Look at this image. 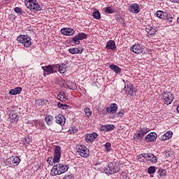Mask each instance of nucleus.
Here are the masks:
<instances>
[{"label": "nucleus", "mask_w": 179, "mask_h": 179, "mask_svg": "<svg viewBox=\"0 0 179 179\" xmlns=\"http://www.w3.org/2000/svg\"><path fill=\"white\" fill-rule=\"evenodd\" d=\"M69 169V166L64 164H59L57 165H55L50 171V176H59V174H64V173H66V171Z\"/></svg>", "instance_id": "1"}, {"label": "nucleus", "mask_w": 179, "mask_h": 179, "mask_svg": "<svg viewBox=\"0 0 179 179\" xmlns=\"http://www.w3.org/2000/svg\"><path fill=\"white\" fill-rule=\"evenodd\" d=\"M24 3L26 7L30 9V10H34V12H40L41 10V7L36 0H25Z\"/></svg>", "instance_id": "2"}, {"label": "nucleus", "mask_w": 179, "mask_h": 179, "mask_svg": "<svg viewBox=\"0 0 179 179\" xmlns=\"http://www.w3.org/2000/svg\"><path fill=\"white\" fill-rule=\"evenodd\" d=\"M124 92L127 96H135L136 93V89L134 85L127 81L124 84Z\"/></svg>", "instance_id": "3"}, {"label": "nucleus", "mask_w": 179, "mask_h": 179, "mask_svg": "<svg viewBox=\"0 0 179 179\" xmlns=\"http://www.w3.org/2000/svg\"><path fill=\"white\" fill-rule=\"evenodd\" d=\"M17 41L18 43L23 44L26 48H29L30 45H31V38L26 35H20L17 38Z\"/></svg>", "instance_id": "4"}, {"label": "nucleus", "mask_w": 179, "mask_h": 179, "mask_svg": "<svg viewBox=\"0 0 179 179\" xmlns=\"http://www.w3.org/2000/svg\"><path fill=\"white\" fill-rule=\"evenodd\" d=\"M103 171L106 174H114L120 171V167L117 165H114L113 163H110L104 167Z\"/></svg>", "instance_id": "5"}, {"label": "nucleus", "mask_w": 179, "mask_h": 179, "mask_svg": "<svg viewBox=\"0 0 179 179\" xmlns=\"http://www.w3.org/2000/svg\"><path fill=\"white\" fill-rule=\"evenodd\" d=\"M162 96V100L164 104H166V106L171 104V103H173V101L174 100V95H173L170 92H163Z\"/></svg>", "instance_id": "6"}, {"label": "nucleus", "mask_w": 179, "mask_h": 179, "mask_svg": "<svg viewBox=\"0 0 179 179\" xmlns=\"http://www.w3.org/2000/svg\"><path fill=\"white\" fill-rule=\"evenodd\" d=\"M43 71V75L47 76V75H51L52 73H55L57 71L54 70L52 68V65L49 64L48 66H42L41 67Z\"/></svg>", "instance_id": "7"}, {"label": "nucleus", "mask_w": 179, "mask_h": 179, "mask_svg": "<svg viewBox=\"0 0 179 179\" xmlns=\"http://www.w3.org/2000/svg\"><path fill=\"white\" fill-rule=\"evenodd\" d=\"M78 152L81 157H89V150L85 145H81L80 148H79Z\"/></svg>", "instance_id": "8"}, {"label": "nucleus", "mask_w": 179, "mask_h": 179, "mask_svg": "<svg viewBox=\"0 0 179 179\" xmlns=\"http://www.w3.org/2000/svg\"><path fill=\"white\" fill-rule=\"evenodd\" d=\"M129 10L131 13L138 14L139 12H141V7L139 6V4L138 3H131L129 6Z\"/></svg>", "instance_id": "9"}, {"label": "nucleus", "mask_w": 179, "mask_h": 179, "mask_svg": "<svg viewBox=\"0 0 179 179\" xmlns=\"http://www.w3.org/2000/svg\"><path fill=\"white\" fill-rule=\"evenodd\" d=\"M143 136H145V134L142 131V128H140V129L134 134V139H135L136 142H141L143 138Z\"/></svg>", "instance_id": "10"}, {"label": "nucleus", "mask_w": 179, "mask_h": 179, "mask_svg": "<svg viewBox=\"0 0 179 179\" xmlns=\"http://www.w3.org/2000/svg\"><path fill=\"white\" fill-rule=\"evenodd\" d=\"M9 117L10 122H17L19 121V115L16 110H11L9 113Z\"/></svg>", "instance_id": "11"}, {"label": "nucleus", "mask_w": 179, "mask_h": 179, "mask_svg": "<svg viewBox=\"0 0 179 179\" xmlns=\"http://www.w3.org/2000/svg\"><path fill=\"white\" fill-rule=\"evenodd\" d=\"M131 51H133L135 54H142L143 52V48L141 44L134 45L131 48Z\"/></svg>", "instance_id": "12"}, {"label": "nucleus", "mask_w": 179, "mask_h": 179, "mask_svg": "<svg viewBox=\"0 0 179 179\" xmlns=\"http://www.w3.org/2000/svg\"><path fill=\"white\" fill-rule=\"evenodd\" d=\"M97 136H99V134H97V133L95 132L90 134H86L85 141L88 143H92L94 141V139H96Z\"/></svg>", "instance_id": "13"}, {"label": "nucleus", "mask_w": 179, "mask_h": 179, "mask_svg": "<svg viewBox=\"0 0 179 179\" xmlns=\"http://www.w3.org/2000/svg\"><path fill=\"white\" fill-rule=\"evenodd\" d=\"M61 33L64 36H73V34H75V30L71 28H62L61 29Z\"/></svg>", "instance_id": "14"}, {"label": "nucleus", "mask_w": 179, "mask_h": 179, "mask_svg": "<svg viewBox=\"0 0 179 179\" xmlns=\"http://www.w3.org/2000/svg\"><path fill=\"white\" fill-rule=\"evenodd\" d=\"M146 142H153L157 139V134L155 132L148 134L145 138Z\"/></svg>", "instance_id": "15"}, {"label": "nucleus", "mask_w": 179, "mask_h": 179, "mask_svg": "<svg viewBox=\"0 0 179 179\" xmlns=\"http://www.w3.org/2000/svg\"><path fill=\"white\" fill-rule=\"evenodd\" d=\"M118 110L117 103H111L110 107H107V111L109 114H115Z\"/></svg>", "instance_id": "16"}, {"label": "nucleus", "mask_w": 179, "mask_h": 179, "mask_svg": "<svg viewBox=\"0 0 179 179\" xmlns=\"http://www.w3.org/2000/svg\"><path fill=\"white\" fill-rule=\"evenodd\" d=\"M167 15L168 13L163 10H157L155 13V16L159 17V19H162V20H165V19H167Z\"/></svg>", "instance_id": "17"}, {"label": "nucleus", "mask_w": 179, "mask_h": 179, "mask_svg": "<svg viewBox=\"0 0 179 179\" xmlns=\"http://www.w3.org/2000/svg\"><path fill=\"white\" fill-rule=\"evenodd\" d=\"M57 124H59L62 127L65 124V117L62 114H59L55 117Z\"/></svg>", "instance_id": "18"}, {"label": "nucleus", "mask_w": 179, "mask_h": 179, "mask_svg": "<svg viewBox=\"0 0 179 179\" xmlns=\"http://www.w3.org/2000/svg\"><path fill=\"white\" fill-rule=\"evenodd\" d=\"M173 136V133L171 131H167L164 135L160 136V141H169Z\"/></svg>", "instance_id": "19"}, {"label": "nucleus", "mask_w": 179, "mask_h": 179, "mask_svg": "<svg viewBox=\"0 0 179 179\" xmlns=\"http://www.w3.org/2000/svg\"><path fill=\"white\" fill-rule=\"evenodd\" d=\"M22 87H17L13 90H10L9 92V94H11V96H16L17 94H20L22 93Z\"/></svg>", "instance_id": "20"}, {"label": "nucleus", "mask_w": 179, "mask_h": 179, "mask_svg": "<svg viewBox=\"0 0 179 179\" xmlns=\"http://www.w3.org/2000/svg\"><path fill=\"white\" fill-rule=\"evenodd\" d=\"M69 52H70V54H82V52H83V48H72L69 49Z\"/></svg>", "instance_id": "21"}, {"label": "nucleus", "mask_w": 179, "mask_h": 179, "mask_svg": "<svg viewBox=\"0 0 179 179\" xmlns=\"http://www.w3.org/2000/svg\"><path fill=\"white\" fill-rule=\"evenodd\" d=\"M58 72H59V73H66V72H68V66L64 63L60 64Z\"/></svg>", "instance_id": "22"}, {"label": "nucleus", "mask_w": 179, "mask_h": 179, "mask_svg": "<svg viewBox=\"0 0 179 179\" xmlns=\"http://www.w3.org/2000/svg\"><path fill=\"white\" fill-rule=\"evenodd\" d=\"M106 48L108 50H115V48H117V46L115 45V41L110 40L109 41H108L107 44H106Z\"/></svg>", "instance_id": "23"}, {"label": "nucleus", "mask_w": 179, "mask_h": 179, "mask_svg": "<svg viewBox=\"0 0 179 179\" xmlns=\"http://www.w3.org/2000/svg\"><path fill=\"white\" fill-rule=\"evenodd\" d=\"M109 68L116 73H121V68L115 64H110Z\"/></svg>", "instance_id": "24"}, {"label": "nucleus", "mask_w": 179, "mask_h": 179, "mask_svg": "<svg viewBox=\"0 0 179 179\" xmlns=\"http://www.w3.org/2000/svg\"><path fill=\"white\" fill-rule=\"evenodd\" d=\"M103 12H105V13H108L109 15H111L113 13H115V9H114V7L113 6H108L103 8Z\"/></svg>", "instance_id": "25"}, {"label": "nucleus", "mask_w": 179, "mask_h": 179, "mask_svg": "<svg viewBox=\"0 0 179 179\" xmlns=\"http://www.w3.org/2000/svg\"><path fill=\"white\" fill-rule=\"evenodd\" d=\"M45 121L47 124V125H51L52 122H54V117L52 115H46L45 117Z\"/></svg>", "instance_id": "26"}, {"label": "nucleus", "mask_w": 179, "mask_h": 179, "mask_svg": "<svg viewBox=\"0 0 179 179\" xmlns=\"http://www.w3.org/2000/svg\"><path fill=\"white\" fill-rule=\"evenodd\" d=\"M146 31H148L150 36H153L154 34H156L157 30L152 27H148L146 28Z\"/></svg>", "instance_id": "27"}, {"label": "nucleus", "mask_w": 179, "mask_h": 179, "mask_svg": "<svg viewBox=\"0 0 179 179\" xmlns=\"http://www.w3.org/2000/svg\"><path fill=\"white\" fill-rule=\"evenodd\" d=\"M54 157H61V147L57 145L55 148V155Z\"/></svg>", "instance_id": "28"}, {"label": "nucleus", "mask_w": 179, "mask_h": 179, "mask_svg": "<svg viewBox=\"0 0 179 179\" xmlns=\"http://www.w3.org/2000/svg\"><path fill=\"white\" fill-rule=\"evenodd\" d=\"M165 20H166L167 24H173V20H174V16H172L171 15L167 14V17L165 18Z\"/></svg>", "instance_id": "29"}, {"label": "nucleus", "mask_w": 179, "mask_h": 179, "mask_svg": "<svg viewBox=\"0 0 179 179\" xmlns=\"http://www.w3.org/2000/svg\"><path fill=\"white\" fill-rule=\"evenodd\" d=\"M103 128L106 132H108L109 131H113L115 129V126L114 124H106L103 126Z\"/></svg>", "instance_id": "30"}, {"label": "nucleus", "mask_w": 179, "mask_h": 179, "mask_svg": "<svg viewBox=\"0 0 179 179\" xmlns=\"http://www.w3.org/2000/svg\"><path fill=\"white\" fill-rule=\"evenodd\" d=\"M157 173L158 174H159L160 177H166L167 174V171H166V169L159 168L158 169Z\"/></svg>", "instance_id": "31"}, {"label": "nucleus", "mask_w": 179, "mask_h": 179, "mask_svg": "<svg viewBox=\"0 0 179 179\" xmlns=\"http://www.w3.org/2000/svg\"><path fill=\"white\" fill-rule=\"evenodd\" d=\"M67 86L69 89H71V90H76L77 87L75 83L68 82Z\"/></svg>", "instance_id": "32"}, {"label": "nucleus", "mask_w": 179, "mask_h": 179, "mask_svg": "<svg viewBox=\"0 0 179 179\" xmlns=\"http://www.w3.org/2000/svg\"><path fill=\"white\" fill-rule=\"evenodd\" d=\"M77 36L80 40H85V39L87 38V34H86L85 33H83V32L78 33L77 34Z\"/></svg>", "instance_id": "33"}, {"label": "nucleus", "mask_w": 179, "mask_h": 179, "mask_svg": "<svg viewBox=\"0 0 179 179\" xmlns=\"http://www.w3.org/2000/svg\"><path fill=\"white\" fill-rule=\"evenodd\" d=\"M57 107H59V108H61L62 110H68V108H69V106L67 104H63L60 102H59L57 103Z\"/></svg>", "instance_id": "34"}, {"label": "nucleus", "mask_w": 179, "mask_h": 179, "mask_svg": "<svg viewBox=\"0 0 179 179\" xmlns=\"http://www.w3.org/2000/svg\"><path fill=\"white\" fill-rule=\"evenodd\" d=\"M57 99H58L60 101H66V100H68V98L66 97V95L62 94H59L57 96Z\"/></svg>", "instance_id": "35"}, {"label": "nucleus", "mask_w": 179, "mask_h": 179, "mask_svg": "<svg viewBox=\"0 0 179 179\" xmlns=\"http://www.w3.org/2000/svg\"><path fill=\"white\" fill-rule=\"evenodd\" d=\"M36 103L38 104V106H45L47 101H45L44 99H41L36 100Z\"/></svg>", "instance_id": "36"}, {"label": "nucleus", "mask_w": 179, "mask_h": 179, "mask_svg": "<svg viewBox=\"0 0 179 179\" xmlns=\"http://www.w3.org/2000/svg\"><path fill=\"white\" fill-rule=\"evenodd\" d=\"M84 111H85V115H86V117H87V118H90V117H92V110H90V108H85L84 109Z\"/></svg>", "instance_id": "37"}, {"label": "nucleus", "mask_w": 179, "mask_h": 179, "mask_svg": "<svg viewBox=\"0 0 179 179\" xmlns=\"http://www.w3.org/2000/svg\"><path fill=\"white\" fill-rule=\"evenodd\" d=\"M94 19H96V20H99V19L101 17L100 15V12L99 11H94L92 15Z\"/></svg>", "instance_id": "38"}, {"label": "nucleus", "mask_w": 179, "mask_h": 179, "mask_svg": "<svg viewBox=\"0 0 179 179\" xmlns=\"http://www.w3.org/2000/svg\"><path fill=\"white\" fill-rule=\"evenodd\" d=\"M14 12H15V13H17L18 16H20L23 13V10L19 7H16L14 9Z\"/></svg>", "instance_id": "39"}, {"label": "nucleus", "mask_w": 179, "mask_h": 179, "mask_svg": "<svg viewBox=\"0 0 179 179\" xmlns=\"http://www.w3.org/2000/svg\"><path fill=\"white\" fill-rule=\"evenodd\" d=\"M148 173V174H155V173H156V168H155V166H150Z\"/></svg>", "instance_id": "40"}, {"label": "nucleus", "mask_w": 179, "mask_h": 179, "mask_svg": "<svg viewBox=\"0 0 179 179\" xmlns=\"http://www.w3.org/2000/svg\"><path fill=\"white\" fill-rule=\"evenodd\" d=\"M72 41L73 43H76V44H80V39L78 37V35H76V36H74L72 38Z\"/></svg>", "instance_id": "41"}, {"label": "nucleus", "mask_w": 179, "mask_h": 179, "mask_svg": "<svg viewBox=\"0 0 179 179\" xmlns=\"http://www.w3.org/2000/svg\"><path fill=\"white\" fill-rule=\"evenodd\" d=\"M32 142H33V141L31 140V138L30 137H27V138H24V145H30V143H31Z\"/></svg>", "instance_id": "42"}, {"label": "nucleus", "mask_w": 179, "mask_h": 179, "mask_svg": "<svg viewBox=\"0 0 179 179\" xmlns=\"http://www.w3.org/2000/svg\"><path fill=\"white\" fill-rule=\"evenodd\" d=\"M104 148L106 152H110V150H111V143H110V142L106 143L104 145Z\"/></svg>", "instance_id": "43"}, {"label": "nucleus", "mask_w": 179, "mask_h": 179, "mask_svg": "<svg viewBox=\"0 0 179 179\" xmlns=\"http://www.w3.org/2000/svg\"><path fill=\"white\" fill-rule=\"evenodd\" d=\"M13 163L14 164H16V166H17V164H19L20 163V157L13 158Z\"/></svg>", "instance_id": "44"}, {"label": "nucleus", "mask_w": 179, "mask_h": 179, "mask_svg": "<svg viewBox=\"0 0 179 179\" xmlns=\"http://www.w3.org/2000/svg\"><path fill=\"white\" fill-rule=\"evenodd\" d=\"M78 129L76 127H71V129H69V132L71 135L73 134H77L78 133Z\"/></svg>", "instance_id": "45"}, {"label": "nucleus", "mask_w": 179, "mask_h": 179, "mask_svg": "<svg viewBox=\"0 0 179 179\" xmlns=\"http://www.w3.org/2000/svg\"><path fill=\"white\" fill-rule=\"evenodd\" d=\"M125 113V110L124 109H121L117 113V117H120L122 118L124 117V114Z\"/></svg>", "instance_id": "46"}, {"label": "nucleus", "mask_w": 179, "mask_h": 179, "mask_svg": "<svg viewBox=\"0 0 179 179\" xmlns=\"http://www.w3.org/2000/svg\"><path fill=\"white\" fill-rule=\"evenodd\" d=\"M8 19H10L11 22H15V20H16V15L11 13L8 15Z\"/></svg>", "instance_id": "47"}, {"label": "nucleus", "mask_w": 179, "mask_h": 179, "mask_svg": "<svg viewBox=\"0 0 179 179\" xmlns=\"http://www.w3.org/2000/svg\"><path fill=\"white\" fill-rule=\"evenodd\" d=\"M149 162H152V163H157V157H150L148 159Z\"/></svg>", "instance_id": "48"}, {"label": "nucleus", "mask_w": 179, "mask_h": 179, "mask_svg": "<svg viewBox=\"0 0 179 179\" xmlns=\"http://www.w3.org/2000/svg\"><path fill=\"white\" fill-rule=\"evenodd\" d=\"M142 157H152V156H153V157H155V156L153 155V154H150V153H148V154H142Z\"/></svg>", "instance_id": "49"}, {"label": "nucleus", "mask_w": 179, "mask_h": 179, "mask_svg": "<svg viewBox=\"0 0 179 179\" xmlns=\"http://www.w3.org/2000/svg\"><path fill=\"white\" fill-rule=\"evenodd\" d=\"M52 157H49L47 159V162L50 165V166H54V161H52Z\"/></svg>", "instance_id": "50"}, {"label": "nucleus", "mask_w": 179, "mask_h": 179, "mask_svg": "<svg viewBox=\"0 0 179 179\" xmlns=\"http://www.w3.org/2000/svg\"><path fill=\"white\" fill-rule=\"evenodd\" d=\"M141 131H143V133L144 134V135H146L148 132L150 131V129H149V128H141Z\"/></svg>", "instance_id": "51"}, {"label": "nucleus", "mask_w": 179, "mask_h": 179, "mask_svg": "<svg viewBox=\"0 0 179 179\" xmlns=\"http://www.w3.org/2000/svg\"><path fill=\"white\" fill-rule=\"evenodd\" d=\"M63 179H75L73 175H66Z\"/></svg>", "instance_id": "52"}, {"label": "nucleus", "mask_w": 179, "mask_h": 179, "mask_svg": "<svg viewBox=\"0 0 179 179\" xmlns=\"http://www.w3.org/2000/svg\"><path fill=\"white\" fill-rule=\"evenodd\" d=\"M60 157H54L53 158V163H59Z\"/></svg>", "instance_id": "53"}, {"label": "nucleus", "mask_w": 179, "mask_h": 179, "mask_svg": "<svg viewBox=\"0 0 179 179\" xmlns=\"http://www.w3.org/2000/svg\"><path fill=\"white\" fill-rule=\"evenodd\" d=\"M52 66L53 69H54V68H57L58 70L59 69V64H52Z\"/></svg>", "instance_id": "54"}, {"label": "nucleus", "mask_w": 179, "mask_h": 179, "mask_svg": "<svg viewBox=\"0 0 179 179\" xmlns=\"http://www.w3.org/2000/svg\"><path fill=\"white\" fill-rule=\"evenodd\" d=\"M108 113V111H107V108H106V110H103L102 111V115H107V113Z\"/></svg>", "instance_id": "55"}, {"label": "nucleus", "mask_w": 179, "mask_h": 179, "mask_svg": "<svg viewBox=\"0 0 179 179\" xmlns=\"http://www.w3.org/2000/svg\"><path fill=\"white\" fill-rule=\"evenodd\" d=\"M176 110H177V111H178V114H179V103H178V106H177Z\"/></svg>", "instance_id": "56"}, {"label": "nucleus", "mask_w": 179, "mask_h": 179, "mask_svg": "<svg viewBox=\"0 0 179 179\" xmlns=\"http://www.w3.org/2000/svg\"><path fill=\"white\" fill-rule=\"evenodd\" d=\"M177 23L179 24V17H178V18H177Z\"/></svg>", "instance_id": "57"}, {"label": "nucleus", "mask_w": 179, "mask_h": 179, "mask_svg": "<svg viewBox=\"0 0 179 179\" xmlns=\"http://www.w3.org/2000/svg\"><path fill=\"white\" fill-rule=\"evenodd\" d=\"M166 157H167V156H170V154H169V153L166 152Z\"/></svg>", "instance_id": "58"}, {"label": "nucleus", "mask_w": 179, "mask_h": 179, "mask_svg": "<svg viewBox=\"0 0 179 179\" xmlns=\"http://www.w3.org/2000/svg\"><path fill=\"white\" fill-rule=\"evenodd\" d=\"M12 157H17V156H12Z\"/></svg>", "instance_id": "59"}]
</instances>
